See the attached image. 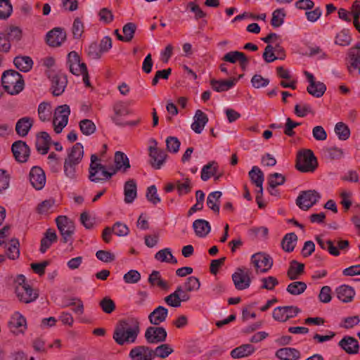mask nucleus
Listing matches in <instances>:
<instances>
[{
    "label": "nucleus",
    "mask_w": 360,
    "mask_h": 360,
    "mask_svg": "<svg viewBox=\"0 0 360 360\" xmlns=\"http://www.w3.org/2000/svg\"><path fill=\"white\" fill-rule=\"evenodd\" d=\"M140 333V323L136 318L120 320L115 326L112 338L119 345L134 343Z\"/></svg>",
    "instance_id": "nucleus-1"
},
{
    "label": "nucleus",
    "mask_w": 360,
    "mask_h": 360,
    "mask_svg": "<svg viewBox=\"0 0 360 360\" xmlns=\"http://www.w3.org/2000/svg\"><path fill=\"white\" fill-rule=\"evenodd\" d=\"M98 160L99 159L96 154L91 155V177L94 179H96L94 177L95 176V173L97 172L96 169H101L102 174L104 177L103 179H110L117 172L125 173L130 168L129 158L121 151H117L115 153L114 162L115 166L112 167V172L107 171L105 166L98 162Z\"/></svg>",
    "instance_id": "nucleus-2"
},
{
    "label": "nucleus",
    "mask_w": 360,
    "mask_h": 360,
    "mask_svg": "<svg viewBox=\"0 0 360 360\" xmlns=\"http://www.w3.org/2000/svg\"><path fill=\"white\" fill-rule=\"evenodd\" d=\"M1 83L4 90L11 95L19 94L24 88L22 76L17 71H5L1 77Z\"/></svg>",
    "instance_id": "nucleus-3"
},
{
    "label": "nucleus",
    "mask_w": 360,
    "mask_h": 360,
    "mask_svg": "<svg viewBox=\"0 0 360 360\" xmlns=\"http://www.w3.org/2000/svg\"><path fill=\"white\" fill-rule=\"evenodd\" d=\"M296 168L302 172H313L318 167L317 159L310 149H304L297 153Z\"/></svg>",
    "instance_id": "nucleus-4"
},
{
    "label": "nucleus",
    "mask_w": 360,
    "mask_h": 360,
    "mask_svg": "<svg viewBox=\"0 0 360 360\" xmlns=\"http://www.w3.org/2000/svg\"><path fill=\"white\" fill-rule=\"evenodd\" d=\"M345 64L351 75H360V42L349 49L345 58Z\"/></svg>",
    "instance_id": "nucleus-5"
},
{
    "label": "nucleus",
    "mask_w": 360,
    "mask_h": 360,
    "mask_svg": "<svg viewBox=\"0 0 360 360\" xmlns=\"http://www.w3.org/2000/svg\"><path fill=\"white\" fill-rule=\"evenodd\" d=\"M57 227L63 237V242L66 243L72 240L75 226L73 221L66 216H59L56 219Z\"/></svg>",
    "instance_id": "nucleus-6"
},
{
    "label": "nucleus",
    "mask_w": 360,
    "mask_h": 360,
    "mask_svg": "<svg viewBox=\"0 0 360 360\" xmlns=\"http://www.w3.org/2000/svg\"><path fill=\"white\" fill-rule=\"evenodd\" d=\"M70 114V107L66 104L58 106L56 108L53 124L56 134H60L67 125Z\"/></svg>",
    "instance_id": "nucleus-7"
},
{
    "label": "nucleus",
    "mask_w": 360,
    "mask_h": 360,
    "mask_svg": "<svg viewBox=\"0 0 360 360\" xmlns=\"http://www.w3.org/2000/svg\"><path fill=\"white\" fill-rule=\"evenodd\" d=\"M321 195L315 190L302 191L296 199V205L302 210H308L315 205Z\"/></svg>",
    "instance_id": "nucleus-8"
},
{
    "label": "nucleus",
    "mask_w": 360,
    "mask_h": 360,
    "mask_svg": "<svg viewBox=\"0 0 360 360\" xmlns=\"http://www.w3.org/2000/svg\"><path fill=\"white\" fill-rule=\"evenodd\" d=\"M251 262L256 269V272L266 273L273 265L272 258L267 254L257 252L252 256Z\"/></svg>",
    "instance_id": "nucleus-9"
},
{
    "label": "nucleus",
    "mask_w": 360,
    "mask_h": 360,
    "mask_svg": "<svg viewBox=\"0 0 360 360\" xmlns=\"http://www.w3.org/2000/svg\"><path fill=\"white\" fill-rule=\"evenodd\" d=\"M250 274V271L245 268H238L232 274V281L237 290H243L250 287L251 283Z\"/></svg>",
    "instance_id": "nucleus-10"
},
{
    "label": "nucleus",
    "mask_w": 360,
    "mask_h": 360,
    "mask_svg": "<svg viewBox=\"0 0 360 360\" xmlns=\"http://www.w3.org/2000/svg\"><path fill=\"white\" fill-rule=\"evenodd\" d=\"M51 81V91L55 96L61 95L67 86L68 79L67 76L59 72L57 73H51L49 75Z\"/></svg>",
    "instance_id": "nucleus-11"
},
{
    "label": "nucleus",
    "mask_w": 360,
    "mask_h": 360,
    "mask_svg": "<svg viewBox=\"0 0 360 360\" xmlns=\"http://www.w3.org/2000/svg\"><path fill=\"white\" fill-rule=\"evenodd\" d=\"M152 141L154 146L149 147V155L151 158L150 165L154 169H159L164 165L167 155L162 149L157 147L158 143L155 140H153Z\"/></svg>",
    "instance_id": "nucleus-12"
},
{
    "label": "nucleus",
    "mask_w": 360,
    "mask_h": 360,
    "mask_svg": "<svg viewBox=\"0 0 360 360\" xmlns=\"http://www.w3.org/2000/svg\"><path fill=\"white\" fill-rule=\"evenodd\" d=\"M15 294L20 302L25 304L34 302L39 296L37 290L33 289L30 285H16Z\"/></svg>",
    "instance_id": "nucleus-13"
},
{
    "label": "nucleus",
    "mask_w": 360,
    "mask_h": 360,
    "mask_svg": "<svg viewBox=\"0 0 360 360\" xmlns=\"http://www.w3.org/2000/svg\"><path fill=\"white\" fill-rule=\"evenodd\" d=\"M300 312V309L294 306L278 307L273 311V318L278 321L285 322L295 317Z\"/></svg>",
    "instance_id": "nucleus-14"
},
{
    "label": "nucleus",
    "mask_w": 360,
    "mask_h": 360,
    "mask_svg": "<svg viewBox=\"0 0 360 360\" xmlns=\"http://www.w3.org/2000/svg\"><path fill=\"white\" fill-rule=\"evenodd\" d=\"M167 333L163 327L150 326L145 332V338L150 344H158L165 342Z\"/></svg>",
    "instance_id": "nucleus-15"
},
{
    "label": "nucleus",
    "mask_w": 360,
    "mask_h": 360,
    "mask_svg": "<svg viewBox=\"0 0 360 360\" xmlns=\"http://www.w3.org/2000/svg\"><path fill=\"white\" fill-rule=\"evenodd\" d=\"M11 150L16 161L24 163L30 157V147L23 141H15L11 146Z\"/></svg>",
    "instance_id": "nucleus-16"
},
{
    "label": "nucleus",
    "mask_w": 360,
    "mask_h": 360,
    "mask_svg": "<svg viewBox=\"0 0 360 360\" xmlns=\"http://www.w3.org/2000/svg\"><path fill=\"white\" fill-rule=\"evenodd\" d=\"M304 75H306L309 83L307 88V92L314 97H321L326 90V85L321 82H316L312 74L306 71Z\"/></svg>",
    "instance_id": "nucleus-17"
},
{
    "label": "nucleus",
    "mask_w": 360,
    "mask_h": 360,
    "mask_svg": "<svg viewBox=\"0 0 360 360\" xmlns=\"http://www.w3.org/2000/svg\"><path fill=\"white\" fill-rule=\"evenodd\" d=\"M68 64L70 72L77 76L81 75L82 71L86 70V65L82 63L80 57L76 51H71L68 55Z\"/></svg>",
    "instance_id": "nucleus-18"
},
{
    "label": "nucleus",
    "mask_w": 360,
    "mask_h": 360,
    "mask_svg": "<svg viewBox=\"0 0 360 360\" xmlns=\"http://www.w3.org/2000/svg\"><path fill=\"white\" fill-rule=\"evenodd\" d=\"M129 356L132 360H153V349L144 345L136 346L131 349Z\"/></svg>",
    "instance_id": "nucleus-19"
},
{
    "label": "nucleus",
    "mask_w": 360,
    "mask_h": 360,
    "mask_svg": "<svg viewBox=\"0 0 360 360\" xmlns=\"http://www.w3.org/2000/svg\"><path fill=\"white\" fill-rule=\"evenodd\" d=\"M8 327L10 330L15 335L23 333L27 328L26 319L20 313L16 311L11 316Z\"/></svg>",
    "instance_id": "nucleus-20"
},
{
    "label": "nucleus",
    "mask_w": 360,
    "mask_h": 360,
    "mask_svg": "<svg viewBox=\"0 0 360 360\" xmlns=\"http://www.w3.org/2000/svg\"><path fill=\"white\" fill-rule=\"evenodd\" d=\"M30 181L35 189H42L46 183V176L44 170L39 167H33L30 172Z\"/></svg>",
    "instance_id": "nucleus-21"
},
{
    "label": "nucleus",
    "mask_w": 360,
    "mask_h": 360,
    "mask_svg": "<svg viewBox=\"0 0 360 360\" xmlns=\"http://www.w3.org/2000/svg\"><path fill=\"white\" fill-rule=\"evenodd\" d=\"M222 60L231 63H235L237 61H239L240 65L243 70L246 69L249 63V60L245 54L238 51L228 52L223 56Z\"/></svg>",
    "instance_id": "nucleus-22"
},
{
    "label": "nucleus",
    "mask_w": 360,
    "mask_h": 360,
    "mask_svg": "<svg viewBox=\"0 0 360 360\" xmlns=\"http://www.w3.org/2000/svg\"><path fill=\"white\" fill-rule=\"evenodd\" d=\"M66 34L63 29L56 27L46 34L47 44L53 47L59 46L65 39Z\"/></svg>",
    "instance_id": "nucleus-23"
},
{
    "label": "nucleus",
    "mask_w": 360,
    "mask_h": 360,
    "mask_svg": "<svg viewBox=\"0 0 360 360\" xmlns=\"http://www.w3.org/2000/svg\"><path fill=\"white\" fill-rule=\"evenodd\" d=\"M168 316V309L162 306L155 308L148 315V319L151 324L158 326L164 322Z\"/></svg>",
    "instance_id": "nucleus-24"
},
{
    "label": "nucleus",
    "mask_w": 360,
    "mask_h": 360,
    "mask_svg": "<svg viewBox=\"0 0 360 360\" xmlns=\"http://www.w3.org/2000/svg\"><path fill=\"white\" fill-rule=\"evenodd\" d=\"M51 137L46 131H41L37 135L36 148L38 152L45 155L49 152Z\"/></svg>",
    "instance_id": "nucleus-25"
},
{
    "label": "nucleus",
    "mask_w": 360,
    "mask_h": 360,
    "mask_svg": "<svg viewBox=\"0 0 360 360\" xmlns=\"http://www.w3.org/2000/svg\"><path fill=\"white\" fill-rule=\"evenodd\" d=\"M207 122L208 117L207 115L202 110H198L195 112L194 116V122L191 124V129L196 134H200Z\"/></svg>",
    "instance_id": "nucleus-26"
},
{
    "label": "nucleus",
    "mask_w": 360,
    "mask_h": 360,
    "mask_svg": "<svg viewBox=\"0 0 360 360\" xmlns=\"http://www.w3.org/2000/svg\"><path fill=\"white\" fill-rule=\"evenodd\" d=\"M83 155V146L80 143H77L70 150L68 153V157L65 160L78 165L81 162Z\"/></svg>",
    "instance_id": "nucleus-27"
},
{
    "label": "nucleus",
    "mask_w": 360,
    "mask_h": 360,
    "mask_svg": "<svg viewBox=\"0 0 360 360\" xmlns=\"http://www.w3.org/2000/svg\"><path fill=\"white\" fill-rule=\"evenodd\" d=\"M33 125V119L30 117L20 118L15 124V131L18 135L25 137Z\"/></svg>",
    "instance_id": "nucleus-28"
},
{
    "label": "nucleus",
    "mask_w": 360,
    "mask_h": 360,
    "mask_svg": "<svg viewBox=\"0 0 360 360\" xmlns=\"http://www.w3.org/2000/svg\"><path fill=\"white\" fill-rule=\"evenodd\" d=\"M124 202L131 203L137 196L136 183L134 179L125 182L124 186Z\"/></svg>",
    "instance_id": "nucleus-29"
},
{
    "label": "nucleus",
    "mask_w": 360,
    "mask_h": 360,
    "mask_svg": "<svg viewBox=\"0 0 360 360\" xmlns=\"http://www.w3.org/2000/svg\"><path fill=\"white\" fill-rule=\"evenodd\" d=\"M237 81L238 79L234 77L229 80H217L215 79H212L210 80V85L214 91L217 92H222L228 91L232 88Z\"/></svg>",
    "instance_id": "nucleus-30"
},
{
    "label": "nucleus",
    "mask_w": 360,
    "mask_h": 360,
    "mask_svg": "<svg viewBox=\"0 0 360 360\" xmlns=\"http://www.w3.org/2000/svg\"><path fill=\"white\" fill-rule=\"evenodd\" d=\"M276 356L281 360H297L300 357V352L290 347H283L278 349Z\"/></svg>",
    "instance_id": "nucleus-31"
},
{
    "label": "nucleus",
    "mask_w": 360,
    "mask_h": 360,
    "mask_svg": "<svg viewBox=\"0 0 360 360\" xmlns=\"http://www.w3.org/2000/svg\"><path fill=\"white\" fill-rule=\"evenodd\" d=\"M58 239V236L55 231L49 229L44 233V237L41 240L40 252L41 253L46 251L51 247L52 243H55Z\"/></svg>",
    "instance_id": "nucleus-32"
},
{
    "label": "nucleus",
    "mask_w": 360,
    "mask_h": 360,
    "mask_svg": "<svg viewBox=\"0 0 360 360\" xmlns=\"http://www.w3.org/2000/svg\"><path fill=\"white\" fill-rule=\"evenodd\" d=\"M339 345L348 354H356L359 351V342L356 339L352 337L342 338Z\"/></svg>",
    "instance_id": "nucleus-33"
},
{
    "label": "nucleus",
    "mask_w": 360,
    "mask_h": 360,
    "mask_svg": "<svg viewBox=\"0 0 360 360\" xmlns=\"http://www.w3.org/2000/svg\"><path fill=\"white\" fill-rule=\"evenodd\" d=\"M304 264L299 263L296 260H292L287 271V276L290 280H297L304 273Z\"/></svg>",
    "instance_id": "nucleus-34"
},
{
    "label": "nucleus",
    "mask_w": 360,
    "mask_h": 360,
    "mask_svg": "<svg viewBox=\"0 0 360 360\" xmlns=\"http://www.w3.org/2000/svg\"><path fill=\"white\" fill-rule=\"evenodd\" d=\"M337 297L343 302H349L352 300L355 291L353 288L342 285L336 289Z\"/></svg>",
    "instance_id": "nucleus-35"
},
{
    "label": "nucleus",
    "mask_w": 360,
    "mask_h": 360,
    "mask_svg": "<svg viewBox=\"0 0 360 360\" xmlns=\"http://www.w3.org/2000/svg\"><path fill=\"white\" fill-rule=\"evenodd\" d=\"M195 234L199 237L206 236L211 230L210 223L204 219H197L193 223Z\"/></svg>",
    "instance_id": "nucleus-36"
},
{
    "label": "nucleus",
    "mask_w": 360,
    "mask_h": 360,
    "mask_svg": "<svg viewBox=\"0 0 360 360\" xmlns=\"http://www.w3.org/2000/svg\"><path fill=\"white\" fill-rule=\"evenodd\" d=\"M15 66L22 72L30 71L33 65V61L29 56H16L13 60Z\"/></svg>",
    "instance_id": "nucleus-37"
},
{
    "label": "nucleus",
    "mask_w": 360,
    "mask_h": 360,
    "mask_svg": "<svg viewBox=\"0 0 360 360\" xmlns=\"http://www.w3.org/2000/svg\"><path fill=\"white\" fill-rule=\"evenodd\" d=\"M2 32L11 44L12 41H19L21 39L22 35V30L19 27L14 25H11L6 27Z\"/></svg>",
    "instance_id": "nucleus-38"
},
{
    "label": "nucleus",
    "mask_w": 360,
    "mask_h": 360,
    "mask_svg": "<svg viewBox=\"0 0 360 360\" xmlns=\"http://www.w3.org/2000/svg\"><path fill=\"white\" fill-rule=\"evenodd\" d=\"M255 351V348L252 345L245 344L233 349L231 352V356L233 359H239L248 356Z\"/></svg>",
    "instance_id": "nucleus-39"
},
{
    "label": "nucleus",
    "mask_w": 360,
    "mask_h": 360,
    "mask_svg": "<svg viewBox=\"0 0 360 360\" xmlns=\"http://www.w3.org/2000/svg\"><path fill=\"white\" fill-rule=\"evenodd\" d=\"M297 240V236L295 233H287L281 242L283 249L288 252L293 251Z\"/></svg>",
    "instance_id": "nucleus-40"
},
{
    "label": "nucleus",
    "mask_w": 360,
    "mask_h": 360,
    "mask_svg": "<svg viewBox=\"0 0 360 360\" xmlns=\"http://www.w3.org/2000/svg\"><path fill=\"white\" fill-rule=\"evenodd\" d=\"M218 163L215 161L210 162L208 164L203 166L201 170L200 178L203 181H207L217 172V167Z\"/></svg>",
    "instance_id": "nucleus-41"
},
{
    "label": "nucleus",
    "mask_w": 360,
    "mask_h": 360,
    "mask_svg": "<svg viewBox=\"0 0 360 360\" xmlns=\"http://www.w3.org/2000/svg\"><path fill=\"white\" fill-rule=\"evenodd\" d=\"M252 184L257 187H261L264 180V176L262 170L257 166H254L248 173Z\"/></svg>",
    "instance_id": "nucleus-42"
},
{
    "label": "nucleus",
    "mask_w": 360,
    "mask_h": 360,
    "mask_svg": "<svg viewBox=\"0 0 360 360\" xmlns=\"http://www.w3.org/2000/svg\"><path fill=\"white\" fill-rule=\"evenodd\" d=\"M148 283L151 285H157L164 290H167L169 288L168 283L162 279L160 272L155 270L149 275Z\"/></svg>",
    "instance_id": "nucleus-43"
},
{
    "label": "nucleus",
    "mask_w": 360,
    "mask_h": 360,
    "mask_svg": "<svg viewBox=\"0 0 360 360\" xmlns=\"http://www.w3.org/2000/svg\"><path fill=\"white\" fill-rule=\"evenodd\" d=\"M176 188L179 195H186L191 191L192 184L189 178H184L176 181Z\"/></svg>",
    "instance_id": "nucleus-44"
},
{
    "label": "nucleus",
    "mask_w": 360,
    "mask_h": 360,
    "mask_svg": "<svg viewBox=\"0 0 360 360\" xmlns=\"http://www.w3.org/2000/svg\"><path fill=\"white\" fill-rule=\"evenodd\" d=\"M136 25L133 22L127 23L122 28L123 36H119V40L122 41H131L134 37Z\"/></svg>",
    "instance_id": "nucleus-45"
},
{
    "label": "nucleus",
    "mask_w": 360,
    "mask_h": 360,
    "mask_svg": "<svg viewBox=\"0 0 360 360\" xmlns=\"http://www.w3.org/2000/svg\"><path fill=\"white\" fill-rule=\"evenodd\" d=\"M221 195L222 193L220 191L212 192L208 195L207 205L214 212H219V205L217 202L219 200Z\"/></svg>",
    "instance_id": "nucleus-46"
},
{
    "label": "nucleus",
    "mask_w": 360,
    "mask_h": 360,
    "mask_svg": "<svg viewBox=\"0 0 360 360\" xmlns=\"http://www.w3.org/2000/svg\"><path fill=\"white\" fill-rule=\"evenodd\" d=\"M155 258L162 262H171L173 264L177 263V260L172 254L169 248H165L158 251L155 254Z\"/></svg>",
    "instance_id": "nucleus-47"
},
{
    "label": "nucleus",
    "mask_w": 360,
    "mask_h": 360,
    "mask_svg": "<svg viewBox=\"0 0 360 360\" xmlns=\"http://www.w3.org/2000/svg\"><path fill=\"white\" fill-rule=\"evenodd\" d=\"M79 129L82 133L85 136H89L96 131V127L93 121L88 119H84L79 123Z\"/></svg>",
    "instance_id": "nucleus-48"
},
{
    "label": "nucleus",
    "mask_w": 360,
    "mask_h": 360,
    "mask_svg": "<svg viewBox=\"0 0 360 360\" xmlns=\"http://www.w3.org/2000/svg\"><path fill=\"white\" fill-rule=\"evenodd\" d=\"M307 289V284L302 281H294L287 287V291L292 295L302 294Z\"/></svg>",
    "instance_id": "nucleus-49"
},
{
    "label": "nucleus",
    "mask_w": 360,
    "mask_h": 360,
    "mask_svg": "<svg viewBox=\"0 0 360 360\" xmlns=\"http://www.w3.org/2000/svg\"><path fill=\"white\" fill-rule=\"evenodd\" d=\"M174 352L173 349L168 344H162L153 350V359L155 356L165 359Z\"/></svg>",
    "instance_id": "nucleus-50"
},
{
    "label": "nucleus",
    "mask_w": 360,
    "mask_h": 360,
    "mask_svg": "<svg viewBox=\"0 0 360 360\" xmlns=\"http://www.w3.org/2000/svg\"><path fill=\"white\" fill-rule=\"evenodd\" d=\"M13 12L10 0H0V20H6Z\"/></svg>",
    "instance_id": "nucleus-51"
},
{
    "label": "nucleus",
    "mask_w": 360,
    "mask_h": 360,
    "mask_svg": "<svg viewBox=\"0 0 360 360\" xmlns=\"http://www.w3.org/2000/svg\"><path fill=\"white\" fill-rule=\"evenodd\" d=\"M285 181V177L280 173L271 174L268 176V184L271 189L276 186L283 185Z\"/></svg>",
    "instance_id": "nucleus-52"
},
{
    "label": "nucleus",
    "mask_w": 360,
    "mask_h": 360,
    "mask_svg": "<svg viewBox=\"0 0 360 360\" xmlns=\"http://www.w3.org/2000/svg\"><path fill=\"white\" fill-rule=\"evenodd\" d=\"M285 13L283 8H278L275 10L272 13V18L271 24L274 27H278L281 26L284 22V18Z\"/></svg>",
    "instance_id": "nucleus-53"
},
{
    "label": "nucleus",
    "mask_w": 360,
    "mask_h": 360,
    "mask_svg": "<svg viewBox=\"0 0 360 360\" xmlns=\"http://www.w3.org/2000/svg\"><path fill=\"white\" fill-rule=\"evenodd\" d=\"M38 115L41 121L46 122L51 116V106L48 103L43 102L38 107Z\"/></svg>",
    "instance_id": "nucleus-54"
},
{
    "label": "nucleus",
    "mask_w": 360,
    "mask_h": 360,
    "mask_svg": "<svg viewBox=\"0 0 360 360\" xmlns=\"http://www.w3.org/2000/svg\"><path fill=\"white\" fill-rule=\"evenodd\" d=\"M20 243L18 239L13 238L10 241V246L8 248L7 255L11 259H15L20 255Z\"/></svg>",
    "instance_id": "nucleus-55"
},
{
    "label": "nucleus",
    "mask_w": 360,
    "mask_h": 360,
    "mask_svg": "<svg viewBox=\"0 0 360 360\" xmlns=\"http://www.w3.org/2000/svg\"><path fill=\"white\" fill-rule=\"evenodd\" d=\"M335 132L340 140H347L350 135V130L343 122H338L335 127Z\"/></svg>",
    "instance_id": "nucleus-56"
},
{
    "label": "nucleus",
    "mask_w": 360,
    "mask_h": 360,
    "mask_svg": "<svg viewBox=\"0 0 360 360\" xmlns=\"http://www.w3.org/2000/svg\"><path fill=\"white\" fill-rule=\"evenodd\" d=\"M352 37L349 34L348 30H342L337 34L335 37V43L338 45L345 46L350 44Z\"/></svg>",
    "instance_id": "nucleus-57"
},
{
    "label": "nucleus",
    "mask_w": 360,
    "mask_h": 360,
    "mask_svg": "<svg viewBox=\"0 0 360 360\" xmlns=\"http://www.w3.org/2000/svg\"><path fill=\"white\" fill-rule=\"evenodd\" d=\"M99 306L105 314L112 313L115 308V302L109 297H105L99 302Z\"/></svg>",
    "instance_id": "nucleus-58"
},
{
    "label": "nucleus",
    "mask_w": 360,
    "mask_h": 360,
    "mask_svg": "<svg viewBox=\"0 0 360 360\" xmlns=\"http://www.w3.org/2000/svg\"><path fill=\"white\" fill-rule=\"evenodd\" d=\"M184 287L186 292L196 291L200 288V282L198 278L190 276L184 283Z\"/></svg>",
    "instance_id": "nucleus-59"
},
{
    "label": "nucleus",
    "mask_w": 360,
    "mask_h": 360,
    "mask_svg": "<svg viewBox=\"0 0 360 360\" xmlns=\"http://www.w3.org/2000/svg\"><path fill=\"white\" fill-rule=\"evenodd\" d=\"M181 143L179 140L174 136H169L166 139L167 150L172 153H176L180 147Z\"/></svg>",
    "instance_id": "nucleus-60"
},
{
    "label": "nucleus",
    "mask_w": 360,
    "mask_h": 360,
    "mask_svg": "<svg viewBox=\"0 0 360 360\" xmlns=\"http://www.w3.org/2000/svg\"><path fill=\"white\" fill-rule=\"evenodd\" d=\"M146 198L153 205H155L160 202L161 199L157 193V188L155 185L149 186L147 189Z\"/></svg>",
    "instance_id": "nucleus-61"
},
{
    "label": "nucleus",
    "mask_w": 360,
    "mask_h": 360,
    "mask_svg": "<svg viewBox=\"0 0 360 360\" xmlns=\"http://www.w3.org/2000/svg\"><path fill=\"white\" fill-rule=\"evenodd\" d=\"M270 81L267 78L263 77L260 75H255L251 79V83L253 87L259 89L265 87L269 84Z\"/></svg>",
    "instance_id": "nucleus-62"
},
{
    "label": "nucleus",
    "mask_w": 360,
    "mask_h": 360,
    "mask_svg": "<svg viewBox=\"0 0 360 360\" xmlns=\"http://www.w3.org/2000/svg\"><path fill=\"white\" fill-rule=\"evenodd\" d=\"M262 283V288L268 290H272L276 285L278 284V281L276 277L269 276L261 279Z\"/></svg>",
    "instance_id": "nucleus-63"
},
{
    "label": "nucleus",
    "mask_w": 360,
    "mask_h": 360,
    "mask_svg": "<svg viewBox=\"0 0 360 360\" xmlns=\"http://www.w3.org/2000/svg\"><path fill=\"white\" fill-rule=\"evenodd\" d=\"M88 56L93 59H99L102 56V52L96 42L91 43L87 51Z\"/></svg>",
    "instance_id": "nucleus-64"
}]
</instances>
